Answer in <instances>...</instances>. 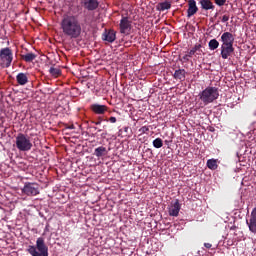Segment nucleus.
Returning <instances> with one entry per match:
<instances>
[{
	"label": "nucleus",
	"instance_id": "nucleus-20",
	"mask_svg": "<svg viewBox=\"0 0 256 256\" xmlns=\"http://www.w3.org/2000/svg\"><path fill=\"white\" fill-rule=\"evenodd\" d=\"M207 167L208 169H211V171H215L219 165H217V159H209L207 161Z\"/></svg>",
	"mask_w": 256,
	"mask_h": 256
},
{
	"label": "nucleus",
	"instance_id": "nucleus-17",
	"mask_svg": "<svg viewBox=\"0 0 256 256\" xmlns=\"http://www.w3.org/2000/svg\"><path fill=\"white\" fill-rule=\"evenodd\" d=\"M21 59L25 61L26 63H33L35 59H37V55L35 53H26L21 55Z\"/></svg>",
	"mask_w": 256,
	"mask_h": 256
},
{
	"label": "nucleus",
	"instance_id": "nucleus-3",
	"mask_svg": "<svg viewBox=\"0 0 256 256\" xmlns=\"http://www.w3.org/2000/svg\"><path fill=\"white\" fill-rule=\"evenodd\" d=\"M27 252L32 256H49V247L45 244V238H37L36 246H28Z\"/></svg>",
	"mask_w": 256,
	"mask_h": 256
},
{
	"label": "nucleus",
	"instance_id": "nucleus-13",
	"mask_svg": "<svg viewBox=\"0 0 256 256\" xmlns=\"http://www.w3.org/2000/svg\"><path fill=\"white\" fill-rule=\"evenodd\" d=\"M199 11V7H197V2L195 0L188 1V9H187V17H193Z\"/></svg>",
	"mask_w": 256,
	"mask_h": 256
},
{
	"label": "nucleus",
	"instance_id": "nucleus-31",
	"mask_svg": "<svg viewBox=\"0 0 256 256\" xmlns=\"http://www.w3.org/2000/svg\"><path fill=\"white\" fill-rule=\"evenodd\" d=\"M204 247H206V249H211L213 247V244H211V243H204Z\"/></svg>",
	"mask_w": 256,
	"mask_h": 256
},
{
	"label": "nucleus",
	"instance_id": "nucleus-32",
	"mask_svg": "<svg viewBox=\"0 0 256 256\" xmlns=\"http://www.w3.org/2000/svg\"><path fill=\"white\" fill-rule=\"evenodd\" d=\"M66 129H75V125H70V126H68V125H66Z\"/></svg>",
	"mask_w": 256,
	"mask_h": 256
},
{
	"label": "nucleus",
	"instance_id": "nucleus-4",
	"mask_svg": "<svg viewBox=\"0 0 256 256\" xmlns=\"http://www.w3.org/2000/svg\"><path fill=\"white\" fill-rule=\"evenodd\" d=\"M199 99L204 103V105H209L219 99V90L215 87H207L199 94Z\"/></svg>",
	"mask_w": 256,
	"mask_h": 256
},
{
	"label": "nucleus",
	"instance_id": "nucleus-15",
	"mask_svg": "<svg viewBox=\"0 0 256 256\" xmlns=\"http://www.w3.org/2000/svg\"><path fill=\"white\" fill-rule=\"evenodd\" d=\"M16 81L18 85H27V83H29V78L27 77V74L20 72L16 76Z\"/></svg>",
	"mask_w": 256,
	"mask_h": 256
},
{
	"label": "nucleus",
	"instance_id": "nucleus-14",
	"mask_svg": "<svg viewBox=\"0 0 256 256\" xmlns=\"http://www.w3.org/2000/svg\"><path fill=\"white\" fill-rule=\"evenodd\" d=\"M199 4L201 5V9L204 11H213L215 10V5L211 0H200Z\"/></svg>",
	"mask_w": 256,
	"mask_h": 256
},
{
	"label": "nucleus",
	"instance_id": "nucleus-23",
	"mask_svg": "<svg viewBox=\"0 0 256 256\" xmlns=\"http://www.w3.org/2000/svg\"><path fill=\"white\" fill-rule=\"evenodd\" d=\"M153 147H155V149H161V147H163V139L161 138H156L153 140L152 142Z\"/></svg>",
	"mask_w": 256,
	"mask_h": 256
},
{
	"label": "nucleus",
	"instance_id": "nucleus-12",
	"mask_svg": "<svg viewBox=\"0 0 256 256\" xmlns=\"http://www.w3.org/2000/svg\"><path fill=\"white\" fill-rule=\"evenodd\" d=\"M181 211V204L179 200L176 199L174 203L169 207L168 213L170 217H179V212Z\"/></svg>",
	"mask_w": 256,
	"mask_h": 256
},
{
	"label": "nucleus",
	"instance_id": "nucleus-11",
	"mask_svg": "<svg viewBox=\"0 0 256 256\" xmlns=\"http://www.w3.org/2000/svg\"><path fill=\"white\" fill-rule=\"evenodd\" d=\"M90 109L95 113V115H105V113L109 111V107H107V105L101 104H92Z\"/></svg>",
	"mask_w": 256,
	"mask_h": 256
},
{
	"label": "nucleus",
	"instance_id": "nucleus-27",
	"mask_svg": "<svg viewBox=\"0 0 256 256\" xmlns=\"http://www.w3.org/2000/svg\"><path fill=\"white\" fill-rule=\"evenodd\" d=\"M192 56H189V54H186L182 57V59H180V61H183L184 63L189 62V58Z\"/></svg>",
	"mask_w": 256,
	"mask_h": 256
},
{
	"label": "nucleus",
	"instance_id": "nucleus-16",
	"mask_svg": "<svg viewBox=\"0 0 256 256\" xmlns=\"http://www.w3.org/2000/svg\"><path fill=\"white\" fill-rule=\"evenodd\" d=\"M185 75H187V71H185V69H178L175 70L173 77L179 81H185Z\"/></svg>",
	"mask_w": 256,
	"mask_h": 256
},
{
	"label": "nucleus",
	"instance_id": "nucleus-30",
	"mask_svg": "<svg viewBox=\"0 0 256 256\" xmlns=\"http://www.w3.org/2000/svg\"><path fill=\"white\" fill-rule=\"evenodd\" d=\"M102 121H104L103 118H102V117H99V118H98V121L93 122V123H94V125H101V122H102Z\"/></svg>",
	"mask_w": 256,
	"mask_h": 256
},
{
	"label": "nucleus",
	"instance_id": "nucleus-10",
	"mask_svg": "<svg viewBox=\"0 0 256 256\" xmlns=\"http://www.w3.org/2000/svg\"><path fill=\"white\" fill-rule=\"evenodd\" d=\"M81 5L87 11H95L99 8V0H81Z\"/></svg>",
	"mask_w": 256,
	"mask_h": 256
},
{
	"label": "nucleus",
	"instance_id": "nucleus-21",
	"mask_svg": "<svg viewBox=\"0 0 256 256\" xmlns=\"http://www.w3.org/2000/svg\"><path fill=\"white\" fill-rule=\"evenodd\" d=\"M208 47L211 51H215V49L219 48V41L217 39H212L208 43Z\"/></svg>",
	"mask_w": 256,
	"mask_h": 256
},
{
	"label": "nucleus",
	"instance_id": "nucleus-22",
	"mask_svg": "<svg viewBox=\"0 0 256 256\" xmlns=\"http://www.w3.org/2000/svg\"><path fill=\"white\" fill-rule=\"evenodd\" d=\"M49 73H50V75H51L52 77L57 78V77H59V75H61V69L55 68V67H51V68L49 69Z\"/></svg>",
	"mask_w": 256,
	"mask_h": 256
},
{
	"label": "nucleus",
	"instance_id": "nucleus-19",
	"mask_svg": "<svg viewBox=\"0 0 256 256\" xmlns=\"http://www.w3.org/2000/svg\"><path fill=\"white\" fill-rule=\"evenodd\" d=\"M106 153H107V148H105L104 146H99L94 150V155L95 157H98V158L105 156Z\"/></svg>",
	"mask_w": 256,
	"mask_h": 256
},
{
	"label": "nucleus",
	"instance_id": "nucleus-33",
	"mask_svg": "<svg viewBox=\"0 0 256 256\" xmlns=\"http://www.w3.org/2000/svg\"><path fill=\"white\" fill-rule=\"evenodd\" d=\"M147 151H151V149L148 148Z\"/></svg>",
	"mask_w": 256,
	"mask_h": 256
},
{
	"label": "nucleus",
	"instance_id": "nucleus-8",
	"mask_svg": "<svg viewBox=\"0 0 256 256\" xmlns=\"http://www.w3.org/2000/svg\"><path fill=\"white\" fill-rule=\"evenodd\" d=\"M120 33L122 35H129L131 33V21L129 20V17L123 16L120 20Z\"/></svg>",
	"mask_w": 256,
	"mask_h": 256
},
{
	"label": "nucleus",
	"instance_id": "nucleus-2",
	"mask_svg": "<svg viewBox=\"0 0 256 256\" xmlns=\"http://www.w3.org/2000/svg\"><path fill=\"white\" fill-rule=\"evenodd\" d=\"M221 57L222 59H229L231 54L234 53L235 48L233 47V43H235V36L231 32H224L221 35Z\"/></svg>",
	"mask_w": 256,
	"mask_h": 256
},
{
	"label": "nucleus",
	"instance_id": "nucleus-18",
	"mask_svg": "<svg viewBox=\"0 0 256 256\" xmlns=\"http://www.w3.org/2000/svg\"><path fill=\"white\" fill-rule=\"evenodd\" d=\"M168 9H171V1L165 0L164 2H160L157 5L158 11H168Z\"/></svg>",
	"mask_w": 256,
	"mask_h": 256
},
{
	"label": "nucleus",
	"instance_id": "nucleus-29",
	"mask_svg": "<svg viewBox=\"0 0 256 256\" xmlns=\"http://www.w3.org/2000/svg\"><path fill=\"white\" fill-rule=\"evenodd\" d=\"M227 21H229V16L228 15H224L222 17V23H227Z\"/></svg>",
	"mask_w": 256,
	"mask_h": 256
},
{
	"label": "nucleus",
	"instance_id": "nucleus-25",
	"mask_svg": "<svg viewBox=\"0 0 256 256\" xmlns=\"http://www.w3.org/2000/svg\"><path fill=\"white\" fill-rule=\"evenodd\" d=\"M214 3H216V5H218V7H223V5H225V3H227V0H214Z\"/></svg>",
	"mask_w": 256,
	"mask_h": 256
},
{
	"label": "nucleus",
	"instance_id": "nucleus-7",
	"mask_svg": "<svg viewBox=\"0 0 256 256\" xmlns=\"http://www.w3.org/2000/svg\"><path fill=\"white\" fill-rule=\"evenodd\" d=\"M22 193L28 197H35L36 195H39V184L26 182L22 188Z\"/></svg>",
	"mask_w": 256,
	"mask_h": 256
},
{
	"label": "nucleus",
	"instance_id": "nucleus-26",
	"mask_svg": "<svg viewBox=\"0 0 256 256\" xmlns=\"http://www.w3.org/2000/svg\"><path fill=\"white\" fill-rule=\"evenodd\" d=\"M149 131V127L147 126H142L140 129H139V133H141V135L147 133Z\"/></svg>",
	"mask_w": 256,
	"mask_h": 256
},
{
	"label": "nucleus",
	"instance_id": "nucleus-1",
	"mask_svg": "<svg viewBox=\"0 0 256 256\" xmlns=\"http://www.w3.org/2000/svg\"><path fill=\"white\" fill-rule=\"evenodd\" d=\"M61 29L63 34L70 39H78L81 37V22L77 16H65L61 21Z\"/></svg>",
	"mask_w": 256,
	"mask_h": 256
},
{
	"label": "nucleus",
	"instance_id": "nucleus-24",
	"mask_svg": "<svg viewBox=\"0 0 256 256\" xmlns=\"http://www.w3.org/2000/svg\"><path fill=\"white\" fill-rule=\"evenodd\" d=\"M201 49V44H196L189 52H188V57H193L195 55L196 51H199Z\"/></svg>",
	"mask_w": 256,
	"mask_h": 256
},
{
	"label": "nucleus",
	"instance_id": "nucleus-28",
	"mask_svg": "<svg viewBox=\"0 0 256 256\" xmlns=\"http://www.w3.org/2000/svg\"><path fill=\"white\" fill-rule=\"evenodd\" d=\"M104 121H109L110 123H117V118L114 116H111L109 119H104Z\"/></svg>",
	"mask_w": 256,
	"mask_h": 256
},
{
	"label": "nucleus",
	"instance_id": "nucleus-9",
	"mask_svg": "<svg viewBox=\"0 0 256 256\" xmlns=\"http://www.w3.org/2000/svg\"><path fill=\"white\" fill-rule=\"evenodd\" d=\"M117 39V32L113 29H105L102 34V41H107V43H115Z\"/></svg>",
	"mask_w": 256,
	"mask_h": 256
},
{
	"label": "nucleus",
	"instance_id": "nucleus-6",
	"mask_svg": "<svg viewBox=\"0 0 256 256\" xmlns=\"http://www.w3.org/2000/svg\"><path fill=\"white\" fill-rule=\"evenodd\" d=\"M11 63H13V50L11 48L6 47L0 50V65L1 67H11Z\"/></svg>",
	"mask_w": 256,
	"mask_h": 256
},
{
	"label": "nucleus",
	"instance_id": "nucleus-5",
	"mask_svg": "<svg viewBox=\"0 0 256 256\" xmlns=\"http://www.w3.org/2000/svg\"><path fill=\"white\" fill-rule=\"evenodd\" d=\"M16 147L18 151H31V149H33V143H31V138L26 134L19 133L16 136Z\"/></svg>",
	"mask_w": 256,
	"mask_h": 256
}]
</instances>
